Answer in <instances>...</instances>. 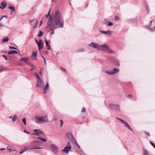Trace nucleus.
Segmentation results:
<instances>
[{
  "mask_svg": "<svg viewBox=\"0 0 155 155\" xmlns=\"http://www.w3.org/2000/svg\"><path fill=\"white\" fill-rule=\"evenodd\" d=\"M52 19L51 17L48 21L47 28H50L52 29L51 34L52 35L54 33L53 29L58 27L63 28L64 27V22L63 19L61 18V14L58 10L56 11L54 21L55 25L52 22Z\"/></svg>",
  "mask_w": 155,
  "mask_h": 155,
  "instance_id": "1",
  "label": "nucleus"
},
{
  "mask_svg": "<svg viewBox=\"0 0 155 155\" xmlns=\"http://www.w3.org/2000/svg\"><path fill=\"white\" fill-rule=\"evenodd\" d=\"M35 118L36 119V122L38 124L45 123L48 122L47 115L39 117L37 116H35Z\"/></svg>",
  "mask_w": 155,
  "mask_h": 155,
  "instance_id": "2",
  "label": "nucleus"
},
{
  "mask_svg": "<svg viewBox=\"0 0 155 155\" xmlns=\"http://www.w3.org/2000/svg\"><path fill=\"white\" fill-rule=\"evenodd\" d=\"M99 50H101L105 52H107L109 53H114V52L106 44L100 46Z\"/></svg>",
  "mask_w": 155,
  "mask_h": 155,
  "instance_id": "3",
  "label": "nucleus"
},
{
  "mask_svg": "<svg viewBox=\"0 0 155 155\" xmlns=\"http://www.w3.org/2000/svg\"><path fill=\"white\" fill-rule=\"evenodd\" d=\"M36 144L35 142H34V141H33L30 144V145L27 146V149H41L42 148L41 147H35Z\"/></svg>",
  "mask_w": 155,
  "mask_h": 155,
  "instance_id": "4",
  "label": "nucleus"
},
{
  "mask_svg": "<svg viewBox=\"0 0 155 155\" xmlns=\"http://www.w3.org/2000/svg\"><path fill=\"white\" fill-rule=\"evenodd\" d=\"M116 118L119 120H120L123 124L126 127L128 128L129 130H130L131 131H133V130L132 129V128L130 127V126L127 122H125L122 119L118 118L117 117H116Z\"/></svg>",
  "mask_w": 155,
  "mask_h": 155,
  "instance_id": "5",
  "label": "nucleus"
},
{
  "mask_svg": "<svg viewBox=\"0 0 155 155\" xmlns=\"http://www.w3.org/2000/svg\"><path fill=\"white\" fill-rule=\"evenodd\" d=\"M44 86V82L41 79L38 80L37 83V86L42 88Z\"/></svg>",
  "mask_w": 155,
  "mask_h": 155,
  "instance_id": "6",
  "label": "nucleus"
},
{
  "mask_svg": "<svg viewBox=\"0 0 155 155\" xmlns=\"http://www.w3.org/2000/svg\"><path fill=\"white\" fill-rule=\"evenodd\" d=\"M51 148L53 152L55 153H57L58 152V148L54 144L50 145Z\"/></svg>",
  "mask_w": 155,
  "mask_h": 155,
  "instance_id": "7",
  "label": "nucleus"
},
{
  "mask_svg": "<svg viewBox=\"0 0 155 155\" xmlns=\"http://www.w3.org/2000/svg\"><path fill=\"white\" fill-rule=\"evenodd\" d=\"M71 149V147L70 145V142H68L67 143V146L65 147L64 149H63L62 151L65 153H68L69 150H70Z\"/></svg>",
  "mask_w": 155,
  "mask_h": 155,
  "instance_id": "8",
  "label": "nucleus"
},
{
  "mask_svg": "<svg viewBox=\"0 0 155 155\" xmlns=\"http://www.w3.org/2000/svg\"><path fill=\"white\" fill-rule=\"evenodd\" d=\"M90 46L94 48H97L98 50H99L100 45L94 42H91V43L90 45Z\"/></svg>",
  "mask_w": 155,
  "mask_h": 155,
  "instance_id": "9",
  "label": "nucleus"
},
{
  "mask_svg": "<svg viewBox=\"0 0 155 155\" xmlns=\"http://www.w3.org/2000/svg\"><path fill=\"white\" fill-rule=\"evenodd\" d=\"M109 106L111 108L113 109H116L118 110H120L119 106L118 105L113 104H110L109 105Z\"/></svg>",
  "mask_w": 155,
  "mask_h": 155,
  "instance_id": "10",
  "label": "nucleus"
},
{
  "mask_svg": "<svg viewBox=\"0 0 155 155\" xmlns=\"http://www.w3.org/2000/svg\"><path fill=\"white\" fill-rule=\"evenodd\" d=\"M42 133H43V132L40 130L35 129L34 130V132L33 134L35 135L39 136L40 134Z\"/></svg>",
  "mask_w": 155,
  "mask_h": 155,
  "instance_id": "11",
  "label": "nucleus"
},
{
  "mask_svg": "<svg viewBox=\"0 0 155 155\" xmlns=\"http://www.w3.org/2000/svg\"><path fill=\"white\" fill-rule=\"evenodd\" d=\"M38 46L39 50L40 51L43 48V43L41 40L39 41L38 44Z\"/></svg>",
  "mask_w": 155,
  "mask_h": 155,
  "instance_id": "12",
  "label": "nucleus"
},
{
  "mask_svg": "<svg viewBox=\"0 0 155 155\" xmlns=\"http://www.w3.org/2000/svg\"><path fill=\"white\" fill-rule=\"evenodd\" d=\"M66 136L67 138L70 140L73 137L72 134L70 132L67 133L66 134Z\"/></svg>",
  "mask_w": 155,
  "mask_h": 155,
  "instance_id": "13",
  "label": "nucleus"
},
{
  "mask_svg": "<svg viewBox=\"0 0 155 155\" xmlns=\"http://www.w3.org/2000/svg\"><path fill=\"white\" fill-rule=\"evenodd\" d=\"M102 34H105L107 35H111L112 34V31H106L100 30Z\"/></svg>",
  "mask_w": 155,
  "mask_h": 155,
  "instance_id": "14",
  "label": "nucleus"
},
{
  "mask_svg": "<svg viewBox=\"0 0 155 155\" xmlns=\"http://www.w3.org/2000/svg\"><path fill=\"white\" fill-rule=\"evenodd\" d=\"M7 5V4L5 2H2L1 4V6L0 8L3 9Z\"/></svg>",
  "mask_w": 155,
  "mask_h": 155,
  "instance_id": "15",
  "label": "nucleus"
},
{
  "mask_svg": "<svg viewBox=\"0 0 155 155\" xmlns=\"http://www.w3.org/2000/svg\"><path fill=\"white\" fill-rule=\"evenodd\" d=\"M49 88V84L48 82H47L46 84L44 89V93L45 94L46 93L47 91Z\"/></svg>",
  "mask_w": 155,
  "mask_h": 155,
  "instance_id": "16",
  "label": "nucleus"
},
{
  "mask_svg": "<svg viewBox=\"0 0 155 155\" xmlns=\"http://www.w3.org/2000/svg\"><path fill=\"white\" fill-rule=\"evenodd\" d=\"M31 57L33 59L35 60L37 59V53L35 52H33L31 55Z\"/></svg>",
  "mask_w": 155,
  "mask_h": 155,
  "instance_id": "17",
  "label": "nucleus"
},
{
  "mask_svg": "<svg viewBox=\"0 0 155 155\" xmlns=\"http://www.w3.org/2000/svg\"><path fill=\"white\" fill-rule=\"evenodd\" d=\"M119 69L117 68H114L113 70V71H112L111 74H116L119 72Z\"/></svg>",
  "mask_w": 155,
  "mask_h": 155,
  "instance_id": "18",
  "label": "nucleus"
},
{
  "mask_svg": "<svg viewBox=\"0 0 155 155\" xmlns=\"http://www.w3.org/2000/svg\"><path fill=\"white\" fill-rule=\"evenodd\" d=\"M27 150V147H25L23 149H21V151L19 152V154H22L24 151H26Z\"/></svg>",
  "mask_w": 155,
  "mask_h": 155,
  "instance_id": "19",
  "label": "nucleus"
},
{
  "mask_svg": "<svg viewBox=\"0 0 155 155\" xmlns=\"http://www.w3.org/2000/svg\"><path fill=\"white\" fill-rule=\"evenodd\" d=\"M12 118V120L13 122H14L17 119V117L15 115L12 117H10V118Z\"/></svg>",
  "mask_w": 155,
  "mask_h": 155,
  "instance_id": "20",
  "label": "nucleus"
},
{
  "mask_svg": "<svg viewBox=\"0 0 155 155\" xmlns=\"http://www.w3.org/2000/svg\"><path fill=\"white\" fill-rule=\"evenodd\" d=\"M14 53H16L17 54H18V53L16 51L14 50H12L11 51H9L8 52V54H11Z\"/></svg>",
  "mask_w": 155,
  "mask_h": 155,
  "instance_id": "21",
  "label": "nucleus"
},
{
  "mask_svg": "<svg viewBox=\"0 0 155 155\" xmlns=\"http://www.w3.org/2000/svg\"><path fill=\"white\" fill-rule=\"evenodd\" d=\"M28 58H23L21 59L20 61H23L24 62H27L28 61Z\"/></svg>",
  "mask_w": 155,
  "mask_h": 155,
  "instance_id": "22",
  "label": "nucleus"
},
{
  "mask_svg": "<svg viewBox=\"0 0 155 155\" xmlns=\"http://www.w3.org/2000/svg\"><path fill=\"white\" fill-rule=\"evenodd\" d=\"M143 155H148L147 151L144 148H143Z\"/></svg>",
  "mask_w": 155,
  "mask_h": 155,
  "instance_id": "23",
  "label": "nucleus"
},
{
  "mask_svg": "<svg viewBox=\"0 0 155 155\" xmlns=\"http://www.w3.org/2000/svg\"><path fill=\"white\" fill-rule=\"evenodd\" d=\"M3 42H7L9 41V38L8 37H7L5 38H3L2 39Z\"/></svg>",
  "mask_w": 155,
  "mask_h": 155,
  "instance_id": "24",
  "label": "nucleus"
},
{
  "mask_svg": "<svg viewBox=\"0 0 155 155\" xmlns=\"http://www.w3.org/2000/svg\"><path fill=\"white\" fill-rule=\"evenodd\" d=\"M34 142H35L36 145H39L42 144L41 142L39 140H34Z\"/></svg>",
  "mask_w": 155,
  "mask_h": 155,
  "instance_id": "25",
  "label": "nucleus"
},
{
  "mask_svg": "<svg viewBox=\"0 0 155 155\" xmlns=\"http://www.w3.org/2000/svg\"><path fill=\"white\" fill-rule=\"evenodd\" d=\"M38 139L41 140L43 142H45L47 141L46 139L40 137H38Z\"/></svg>",
  "mask_w": 155,
  "mask_h": 155,
  "instance_id": "26",
  "label": "nucleus"
},
{
  "mask_svg": "<svg viewBox=\"0 0 155 155\" xmlns=\"http://www.w3.org/2000/svg\"><path fill=\"white\" fill-rule=\"evenodd\" d=\"M8 8L12 10V11L14 12H15V8L13 6H10L8 7Z\"/></svg>",
  "mask_w": 155,
  "mask_h": 155,
  "instance_id": "27",
  "label": "nucleus"
},
{
  "mask_svg": "<svg viewBox=\"0 0 155 155\" xmlns=\"http://www.w3.org/2000/svg\"><path fill=\"white\" fill-rule=\"evenodd\" d=\"M70 140H71V141L74 143L76 142V140L74 138V137H73V138H72Z\"/></svg>",
  "mask_w": 155,
  "mask_h": 155,
  "instance_id": "28",
  "label": "nucleus"
},
{
  "mask_svg": "<svg viewBox=\"0 0 155 155\" xmlns=\"http://www.w3.org/2000/svg\"><path fill=\"white\" fill-rule=\"evenodd\" d=\"M43 34V32L42 31H40L39 34H38V36L39 37H41L42 36Z\"/></svg>",
  "mask_w": 155,
  "mask_h": 155,
  "instance_id": "29",
  "label": "nucleus"
},
{
  "mask_svg": "<svg viewBox=\"0 0 155 155\" xmlns=\"http://www.w3.org/2000/svg\"><path fill=\"white\" fill-rule=\"evenodd\" d=\"M46 48L48 50H49L50 49V48H51L50 47V45H49V44H48V45H46Z\"/></svg>",
  "mask_w": 155,
  "mask_h": 155,
  "instance_id": "30",
  "label": "nucleus"
},
{
  "mask_svg": "<svg viewBox=\"0 0 155 155\" xmlns=\"http://www.w3.org/2000/svg\"><path fill=\"white\" fill-rule=\"evenodd\" d=\"M119 19V17L117 15H116L115 16V20H118Z\"/></svg>",
  "mask_w": 155,
  "mask_h": 155,
  "instance_id": "31",
  "label": "nucleus"
},
{
  "mask_svg": "<svg viewBox=\"0 0 155 155\" xmlns=\"http://www.w3.org/2000/svg\"><path fill=\"white\" fill-rule=\"evenodd\" d=\"M26 119L25 118H24L22 119V121L23 123H24V124L25 125H26Z\"/></svg>",
  "mask_w": 155,
  "mask_h": 155,
  "instance_id": "32",
  "label": "nucleus"
},
{
  "mask_svg": "<svg viewBox=\"0 0 155 155\" xmlns=\"http://www.w3.org/2000/svg\"><path fill=\"white\" fill-rule=\"evenodd\" d=\"M58 117H57L54 116V117L53 118L52 121H54L55 120H56L57 119Z\"/></svg>",
  "mask_w": 155,
  "mask_h": 155,
  "instance_id": "33",
  "label": "nucleus"
},
{
  "mask_svg": "<svg viewBox=\"0 0 155 155\" xmlns=\"http://www.w3.org/2000/svg\"><path fill=\"white\" fill-rule=\"evenodd\" d=\"M9 48L11 49H17L15 47L11 46H9Z\"/></svg>",
  "mask_w": 155,
  "mask_h": 155,
  "instance_id": "34",
  "label": "nucleus"
},
{
  "mask_svg": "<svg viewBox=\"0 0 155 155\" xmlns=\"http://www.w3.org/2000/svg\"><path fill=\"white\" fill-rule=\"evenodd\" d=\"M74 144L76 145L79 148H80V147L79 145L78 144V143L76 142L75 143H74Z\"/></svg>",
  "mask_w": 155,
  "mask_h": 155,
  "instance_id": "35",
  "label": "nucleus"
},
{
  "mask_svg": "<svg viewBox=\"0 0 155 155\" xmlns=\"http://www.w3.org/2000/svg\"><path fill=\"white\" fill-rule=\"evenodd\" d=\"M113 25V23L111 22H109L108 23V25L109 26H112Z\"/></svg>",
  "mask_w": 155,
  "mask_h": 155,
  "instance_id": "36",
  "label": "nucleus"
},
{
  "mask_svg": "<svg viewBox=\"0 0 155 155\" xmlns=\"http://www.w3.org/2000/svg\"><path fill=\"white\" fill-rule=\"evenodd\" d=\"M150 144L153 147L155 148V145L152 142H150Z\"/></svg>",
  "mask_w": 155,
  "mask_h": 155,
  "instance_id": "37",
  "label": "nucleus"
},
{
  "mask_svg": "<svg viewBox=\"0 0 155 155\" xmlns=\"http://www.w3.org/2000/svg\"><path fill=\"white\" fill-rule=\"evenodd\" d=\"M106 73L109 74H111V73H112V71L110 72L108 71H105Z\"/></svg>",
  "mask_w": 155,
  "mask_h": 155,
  "instance_id": "38",
  "label": "nucleus"
},
{
  "mask_svg": "<svg viewBox=\"0 0 155 155\" xmlns=\"http://www.w3.org/2000/svg\"><path fill=\"white\" fill-rule=\"evenodd\" d=\"M86 110V109L84 107H83L81 110V112L82 113L84 112Z\"/></svg>",
  "mask_w": 155,
  "mask_h": 155,
  "instance_id": "39",
  "label": "nucleus"
},
{
  "mask_svg": "<svg viewBox=\"0 0 155 155\" xmlns=\"http://www.w3.org/2000/svg\"><path fill=\"white\" fill-rule=\"evenodd\" d=\"M31 66L32 68L31 69V71H33L34 70V69L35 68L34 67V66L33 65H31Z\"/></svg>",
  "mask_w": 155,
  "mask_h": 155,
  "instance_id": "40",
  "label": "nucleus"
},
{
  "mask_svg": "<svg viewBox=\"0 0 155 155\" xmlns=\"http://www.w3.org/2000/svg\"><path fill=\"white\" fill-rule=\"evenodd\" d=\"M144 133L147 136H150V134L148 132H145Z\"/></svg>",
  "mask_w": 155,
  "mask_h": 155,
  "instance_id": "41",
  "label": "nucleus"
},
{
  "mask_svg": "<svg viewBox=\"0 0 155 155\" xmlns=\"http://www.w3.org/2000/svg\"><path fill=\"white\" fill-rule=\"evenodd\" d=\"M3 71V68L2 67L0 66V73L1 72Z\"/></svg>",
  "mask_w": 155,
  "mask_h": 155,
  "instance_id": "42",
  "label": "nucleus"
},
{
  "mask_svg": "<svg viewBox=\"0 0 155 155\" xmlns=\"http://www.w3.org/2000/svg\"><path fill=\"white\" fill-rule=\"evenodd\" d=\"M60 121L61 122V127L63 124V121L61 120Z\"/></svg>",
  "mask_w": 155,
  "mask_h": 155,
  "instance_id": "43",
  "label": "nucleus"
},
{
  "mask_svg": "<svg viewBox=\"0 0 155 155\" xmlns=\"http://www.w3.org/2000/svg\"><path fill=\"white\" fill-rule=\"evenodd\" d=\"M61 69L62 71H64L65 72H66V69H65L64 68H63L62 67H61Z\"/></svg>",
  "mask_w": 155,
  "mask_h": 155,
  "instance_id": "44",
  "label": "nucleus"
},
{
  "mask_svg": "<svg viewBox=\"0 0 155 155\" xmlns=\"http://www.w3.org/2000/svg\"><path fill=\"white\" fill-rule=\"evenodd\" d=\"M84 51V49L83 48H81L78 51L79 52H83Z\"/></svg>",
  "mask_w": 155,
  "mask_h": 155,
  "instance_id": "45",
  "label": "nucleus"
},
{
  "mask_svg": "<svg viewBox=\"0 0 155 155\" xmlns=\"http://www.w3.org/2000/svg\"><path fill=\"white\" fill-rule=\"evenodd\" d=\"M38 21H37L34 27V28H35L36 27L38 26Z\"/></svg>",
  "mask_w": 155,
  "mask_h": 155,
  "instance_id": "46",
  "label": "nucleus"
},
{
  "mask_svg": "<svg viewBox=\"0 0 155 155\" xmlns=\"http://www.w3.org/2000/svg\"><path fill=\"white\" fill-rule=\"evenodd\" d=\"M35 75H36V77H37V78H38V80H39V79H41V78L39 77L38 75V74H37L36 73H35Z\"/></svg>",
  "mask_w": 155,
  "mask_h": 155,
  "instance_id": "47",
  "label": "nucleus"
},
{
  "mask_svg": "<svg viewBox=\"0 0 155 155\" xmlns=\"http://www.w3.org/2000/svg\"><path fill=\"white\" fill-rule=\"evenodd\" d=\"M2 56L5 60H7L8 58L5 55H3Z\"/></svg>",
  "mask_w": 155,
  "mask_h": 155,
  "instance_id": "48",
  "label": "nucleus"
},
{
  "mask_svg": "<svg viewBox=\"0 0 155 155\" xmlns=\"http://www.w3.org/2000/svg\"><path fill=\"white\" fill-rule=\"evenodd\" d=\"M50 14V11H49L48 12V14L46 15V17L47 18L48 17V16Z\"/></svg>",
  "mask_w": 155,
  "mask_h": 155,
  "instance_id": "49",
  "label": "nucleus"
},
{
  "mask_svg": "<svg viewBox=\"0 0 155 155\" xmlns=\"http://www.w3.org/2000/svg\"><path fill=\"white\" fill-rule=\"evenodd\" d=\"M45 42L46 44V45H48V44H49V43L48 41L47 40V39H46V40H45Z\"/></svg>",
  "mask_w": 155,
  "mask_h": 155,
  "instance_id": "50",
  "label": "nucleus"
},
{
  "mask_svg": "<svg viewBox=\"0 0 155 155\" xmlns=\"http://www.w3.org/2000/svg\"><path fill=\"white\" fill-rule=\"evenodd\" d=\"M35 41L36 42V43L38 45L39 43V42L38 41V40L37 39H35Z\"/></svg>",
  "mask_w": 155,
  "mask_h": 155,
  "instance_id": "51",
  "label": "nucleus"
},
{
  "mask_svg": "<svg viewBox=\"0 0 155 155\" xmlns=\"http://www.w3.org/2000/svg\"><path fill=\"white\" fill-rule=\"evenodd\" d=\"M128 96L130 97H133L132 95L131 94L128 95Z\"/></svg>",
  "mask_w": 155,
  "mask_h": 155,
  "instance_id": "52",
  "label": "nucleus"
},
{
  "mask_svg": "<svg viewBox=\"0 0 155 155\" xmlns=\"http://www.w3.org/2000/svg\"><path fill=\"white\" fill-rule=\"evenodd\" d=\"M5 150V148H2L0 149V150Z\"/></svg>",
  "mask_w": 155,
  "mask_h": 155,
  "instance_id": "53",
  "label": "nucleus"
},
{
  "mask_svg": "<svg viewBox=\"0 0 155 155\" xmlns=\"http://www.w3.org/2000/svg\"><path fill=\"white\" fill-rule=\"evenodd\" d=\"M24 132H25V133H29L28 132H27V131L25 130H24Z\"/></svg>",
  "mask_w": 155,
  "mask_h": 155,
  "instance_id": "54",
  "label": "nucleus"
},
{
  "mask_svg": "<svg viewBox=\"0 0 155 155\" xmlns=\"http://www.w3.org/2000/svg\"><path fill=\"white\" fill-rule=\"evenodd\" d=\"M42 58H43V59L44 60V61L45 60H46L45 59V57H44L43 56Z\"/></svg>",
  "mask_w": 155,
  "mask_h": 155,
  "instance_id": "55",
  "label": "nucleus"
},
{
  "mask_svg": "<svg viewBox=\"0 0 155 155\" xmlns=\"http://www.w3.org/2000/svg\"><path fill=\"white\" fill-rule=\"evenodd\" d=\"M42 23V21H41V22H40V25H41V24Z\"/></svg>",
  "mask_w": 155,
  "mask_h": 155,
  "instance_id": "56",
  "label": "nucleus"
},
{
  "mask_svg": "<svg viewBox=\"0 0 155 155\" xmlns=\"http://www.w3.org/2000/svg\"><path fill=\"white\" fill-rule=\"evenodd\" d=\"M3 17H4V16L0 18V20H1L2 19V18H3Z\"/></svg>",
  "mask_w": 155,
  "mask_h": 155,
  "instance_id": "57",
  "label": "nucleus"
},
{
  "mask_svg": "<svg viewBox=\"0 0 155 155\" xmlns=\"http://www.w3.org/2000/svg\"><path fill=\"white\" fill-rule=\"evenodd\" d=\"M44 62H45V64L46 65V60H45L44 61Z\"/></svg>",
  "mask_w": 155,
  "mask_h": 155,
  "instance_id": "58",
  "label": "nucleus"
},
{
  "mask_svg": "<svg viewBox=\"0 0 155 155\" xmlns=\"http://www.w3.org/2000/svg\"><path fill=\"white\" fill-rule=\"evenodd\" d=\"M152 21H150V24H151L152 23Z\"/></svg>",
  "mask_w": 155,
  "mask_h": 155,
  "instance_id": "59",
  "label": "nucleus"
},
{
  "mask_svg": "<svg viewBox=\"0 0 155 155\" xmlns=\"http://www.w3.org/2000/svg\"><path fill=\"white\" fill-rule=\"evenodd\" d=\"M33 21V20H32V21H30V23L32 22Z\"/></svg>",
  "mask_w": 155,
  "mask_h": 155,
  "instance_id": "60",
  "label": "nucleus"
},
{
  "mask_svg": "<svg viewBox=\"0 0 155 155\" xmlns=\"http://www.w3.org/2000/svg\"><path fill=\"white\" fill-rule=\"evenodd\" d=\"M4 17H5L6 18L7 17L6 16H5Z\"/></svg>",
  "mask_w": 155,
  "mask_h": 155,
  "instance_id": "61",
  "label": "nucleus"
},
{
  "mask_svg": "<svg viewBox=\"0 0 155 155\" xmlns=\"http://www.w3.org/2000/svg\"><path fill=\"white\" fill-rule=\"evenodd\" d=\"M40 74H41H41H41V71H40Z\"/></svg>",
  "mask_w": 155,
  "mask_h": 155,
  "instance_id": "62",
  "label": "nucleus"
},
{
  "mask_svg": "<svg viewBox=\"0 0 155 155\" xmlns=\"http://www.w3.org/2000/svg\"><path fill=\"white\" fill-rule=\"evenodd\" d=\"M2 24L1 23L0 26L1 27L2 26Z\"/></svg>",
  "mask_w": 155,
  "mask_h": 155,
  "instance_id": "63",
  "label": "nucleus"
},
{
  "mask_svg": "<svg viewBox=\"0 0 155 155\" xmlns=\"http://www.w3.org/2000/svg\"><path fill=\"white\" fill-rule=\"evenodd\" d=\"M84 117H83V119H84Z\"/></svg>",
  "mask_w": 155,
  "mask_h": 155,
  "instance_id": "64",
  "label": "nucleus"
}]
</instances>
